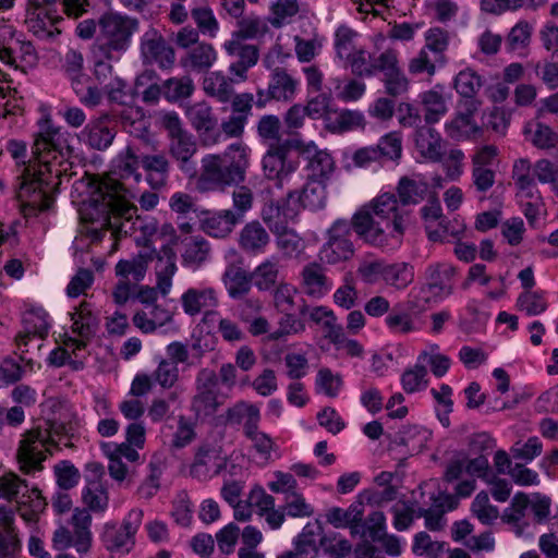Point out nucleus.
I'll use <instances>...</instances> for the list:
<instances>
[{"label":"nucleus","instance_id":"nucleus-53","mask_svg":"<svg viewBox=\"0 0 558 558\" xmlns=\"http://www.w3.org/2000/svg\"><path fill=\"white\" fill-rule=\"evenodd\" d=\"M430 432L420 426H407L400 432L399 444L407 447L411 454L421 452L428 440Z\"/></svg>","mask_w":558,"mask_h":558},{"label":"nucleus","instance_id":"nucleus-15","mask_svg":"<svg viewBox=\"0 0 558 558\" xmlns=\"http://www.w3.org/2000/svg\"><path fill=\"white\" fill-rule=\"evenodd\" d=\"M225 465L226 459L219 446L202 444L195 452L190 474L199 481H207L219 474Z\"/></svg>","mask_w":558,"mask_h":558},{"label":"nucleus","instance_id":"nucleus-57","mask_svg":"<svg viewBox=\"0 0 558 558\" xmlns=\"http://www.w3.org/2000/svg\"><path fill=\"white\" fill-rule=\"evenodd\" d=\"M482 87V80L473 70L460 71L454 77V88L458 94L466 99H475L474 96Z\"/></svg>","mask_w":558,"mask_h":558},{"label":"nucleus","instance_id":"nucleus-20","mask_svg":"<svg viewBox=\"0 0 558 558\" xmlns=\"http://www.w3.org/2000/svg\"><path fill=\"white\" fill-rule=\"evenodd\" d=\"M50 323L48 314L43 308H33L27 311L23 316V330L16 336V344L19 349L27 347L32 339H44L49 331Z\"/></svg>","mask_w":558,"mask_h":558},{"label":"nucleus","instance_id":"nucleus-2","mask_svg":"<svg viewBox=\"0 0 558 558\" xmlns=\"http://www.w3.org/2000/svg\"><path fill=\"white\" fill-rule=\"evenodd\" d=\"M410 217L395 194L383 193L353 216L352 228L365 242L395 250L402 243Z\"/></svg>","mask_w":558,"mask_h":558},{"label":"nucleus","instance_id":"nucleus-9","mask_svg":"<svg viewBox=\"0 0 558 558\" xmlns=\"http://www.w3.org/2000/svg\"><path fill=\"white\" fill-rule=\"evenodd\" d=\"M196 393L192 400V410L197 416H209L215 414L222 405L218 395L217 374L209 368L198 372L195 381Z\"/></svg>","mask_w":558,"mask_h":558},{"label":"nucleus","instance_id":"nucleus-51","mask_svg":"<svg viewBox=\"0 0 558 558\" xmlns=\"http://www.w3.org/2000/svg\"><path fill=\"white\" fill-rule=\"evenodd\" d=\"M278 276V263L272 259H265L251 274V278L259 291H268L274 288Z\"/></svg>","mask_w":558,"mask_h":558},{"label":"nucleus","instance_id":"nucleus-24","mask_svg":"<svg viewBox=\"0 0 558 558\" xmlns=\"http://www.w3.org/2000/svg\"><path fill=\"white\" fill-rule=\"evenodd\" d=\"M172 313L160 305L145 306L143 310L137 311L132 322L134 326L144 333H151L158 328L172 322Z\"/></svg>","mask_w":558,"mask_h":558},{"label":"nucleus","instance_id":"nucleus-49","mask_svg":"<svg viewBox=\"0 0 558 558\" xmlns=\"http://www.w3.org/2000/svg\"><path fill=\"white\" fill-rule=\"evenodd\" d=\"M424 119L427 123L438 122L448 111L445 97L436 90H427L421 96Z\"/></svg>","mask_w":558,"mask_h":558},{"label":"nucleus","instance_id":"nucleus-3","mask_svg":"<svg viewBox=\"0 0 558 558\" xmlns=\"http://www.w3.org/2000/svg\"><path fill=\"white\" fill-rule=\"evenodd\" d=\"M137 207L131 204L123 185L114 178L106 175L89 184V196L81 209L84 221L99 222L101 229L111 230L114 239L126 235L130 220L136 216Z\"/></svg>","mask_w":558,"mask_h":558},{"label":"nucleus","instance_id":"nucleus-56","mask_svg":"<svg viewBox=\"0 0 558 558\" xmlns=\"http://www.w3.org/2000/svg\"><path fill=\"white\" fill-rule=\"evenodd\" d=\"M300 11L299 0H276L270 5L269 23L274 27H281Z\"/></svg>","mask_w":558,"mask_h":558},{"label":"nucleus","instance_id":"nucleus-45","mask_svg":"<svg viewBox=\"0 0 558 558\" xmlns=\"http://www.w3.org/2000/svg\"><path fill=\"white\" fill-rule=\"evenodd\" d=\"M276 245L286 258H298L305 250L304 240L292 229L287 227L274 233Z\"/></svg>","mask_w":558,"mask_h":558},{"label":"nucleus","instance_id":"nucleus-23","mask_svg":"<svg viewBox=\"0 0 558 558\" xmlns=\"http://www.w3.org/2000/svg\"><path fill=\"white\" fill-rule=\"evenodd\" d=\"M420 213L424 221L428 239L434 242L446 240L448 225H446V217L442 215L439 201L436 197H433L421 208Z\"/></svg>","mask_w":558,"mask_h":558},{"label":"nucleus","instance_id":"nucleus-18","mask_svg":"<svg viewBox=\"0 0 558 558\" xmlns=\"http://www.w3.org/2000/svg\"><path fill=\"white\" fill-rule=\"evenodd\" d=\"M291 146L308 160V167L313 175L327 178L332 173L335 169L332 157L326 150L318 149L313 141L305 142L301 138H295L291 141Z\"/></svg>","mask_w":558,"mask_h":558},{"label":"nucleus","instance_id":"nucleus-6","mask_svg":"<svg viewBox=\"0 0 558 558\" xmlns=\"http://www.w3.org/2000/svg\"><path fill=\"white\" fill-rule=\"evenodd\" d=\"M161 123L169 137V154L178 162L179 168L185 173H194L191 159L197 151V143L193 134L182 126L177 112L162 114Z\"/></svg>","mask_w":558,"mask_h":558},{"label":"nucleus","instance_id":"nucleus-50","mask_svg":"<svg viewBox=\"0 0 558 558\" xmlns=\"http://www.w3.org/2000/svg\"><path fill=\"white\" fill-rule=\"evenodd\" d=\"M194 89L195 86L190 76L171 77L162 83V95L170 102L189 98Z\"/></svg>","mask_w":558,"mask_h":558},{"label":"nucleus","instance_id":"nucleus-64","mask_svg":"<svg viewBox=\"0 0 558 558\" xmlns=\"http://www.w3.org/2000/svg\"><path fill=\"white\" fill-rule=\"evenodd\" d=\"M533 172L541 183L550 184L553 191L558 195V159L543 158L537 160Z\"/></svg>","mask_w":558,"mask_h":558},{"label":"nucleus","instance_id":"nucleus-10","mask_svg":"<svg viewBox=\"0 0 558 558\" xmlns=\"http://www.w3.org/2000/svg\"><path fill=\"white\" fill-rule=\"evenodd\" d=\"M482 102L478 99H466L460 102L456 116L446 123L445 129L449 137L461 140H475L483 135V128L474 120Z\"/></svg>","mask_w":558,"mask_h":558},{"label":"nucleus","instance_id":"nucleus-28","mask_svg":"<svg viewBox=\"0 0 558 558\" xmlns=\"http://www.w3.org/2000/svg\"><path fill=\"white\" fill-rule=\"evenodd\" d=\"M269 241L268 232L257 221L245 225L239 234V245L248 254L264 253Z\"/></svg>","mask_w":558,"mask_h":558},{"label":"nucleus","instance_id":"nucleus-12","mask_svg":"<svg viewBox=\"0 0 558 558\" xmlns=\"http://www.w3.org/2000/svg\"><path fill=\"white\" fill-rule=\"evenodd\" d=\"M142 518L143 512L141 510H132L122 525L106 523L101 538L107 549L129 551L134 544V535Z\"/></svg>","mask_w":558,"mask_h":558},{"label":"nucleus","instance_id":"nucleus-37","mask_svg":"<svg viewBox=\"0 0 558 558\" xmlns=\"http://www.w3.org/2000/svg\"><path fill=\"white\" fill-rule=\"evenodd\" d=\"M183 251L181 253L182 262L186 266L199 267L207 260L210 247L208 242L201 235L185 238L182 241Z\"/></svg>","mask_w":558,"mask_h":558},{"label":"nucleus","instance_id":"nucleus-33","mask_svg":"<svg viewBox=\"0 0 558 558\" xmlns=\"http://www.w3.org/2000/svg\"><path fill=\"white\" fill-rule=\"evenodd\" d=\"M364 515V505L355 501L349 508L332 507L326 512V521L336 529H344L359 524Z\"/></svg>","mask_w":558,"mask_h":558},{"label":"nucleus","instance_id":"nucleus-29","mask_svg":"<svg viewBox=\"0 0 558 558\" xmlns=\"http://www.w3.org/2000/svg\"><path fill=\"white\" fill-rule=\"evenodd\" d=\"M70 523L73 532L76 535L75 550L78 554H86L89 551L93 535L90 531L92 514L85 508H75L73 510Z\"/></svg>","mask_w":558,"mask_h":558},{"label":"nucleus","instance_id":"nucleus-19","mask_svg":"<svg viewBox=\"0 0 558 558\" xmlns=\"http://www.w3.org/2000/svg\"><path fill=\"white\" fill-rule=\"evenodd\" d=\"M299 277L302 291L310 298L322 299L331 289V281L326 276L325 268L317 262L303 266Z\"/></svg>","mask_w":558,"mask_h":558},{"label":"nucleus","instance_id":"nucleus-44","mask_svg":"<svg viewBox=\"0 0 558 558\" xmlns=\"http://www.w3.org/2000/svg\"><path fill=\"white\" fill-rule=\"evenodd\" d=\"M82 502L88 511L95 513L105 512L109 505L108 488L99 482L88 483L82 489Z\"/></svg>","mask_w":558,"mask_h":558},{"label":"nucleus","instance_id":"nucleus-41","mask_svg":"<svg viewBox=\"0 0 558 558\" xmlns=\"http://www.w3.org/2000/svg\"><path fill=\"white\" fill-rule=\"evenodd\" d=\"M417 362L426 369L428 367L437 378L445 376L451 366L450 357L440 351L438 344H429L422 350Z\"/></svg>","mask_w":558,"mask_h":558},{"label":"nucleus","instance_id":"nucleus-52","mask_svg":"<svg viewBox=\"0 0 558 558\" xmlns=\"http://www.w3.org/2000/svg\"><path fill=\"white\" fill-rule=\"evenodd\" d=\"M165 253L167 254V258H160L157 266V291H159L163 296H166L172 287V277L177 271V265L174 260V254L172 248L166 247Z\"/></svg>","mask_w":558,"mask_h":558},{"label":"nucleus","instance_id":"nucleus-32","mask_svg":"<svg viewBox=\"0 0 558 558\" xmlns=\"http://www.w3.org/2000/svg\"><path fill=\"white\" fill-rule=\"evenodd\" d=\"M326 126L332 133H343L364 126V117L357 110H335L327 114Z\"/></svg>","mask_w":558,"mask_h":558},{"label":"nucleus","instance_id":"nucleus-1","mask_svg":"<svg viewBox=\"0 0 558 558\" xmlns=\"http://www.w3.org/2000/svg\"><path fill=\"white\" fill-rule=\"evenodd\" d=\"M60 129L49 116L38 121L33 154L36 162L23 168L19 189V198L25 213L44 211L52 204L51 190L59 184L60 177L68 171L73 148L61 144Z\"/></svg>","mask_w":558,"mask_h":558},{"label":"nucleus","instance_id":"nucleus-61","mask_svg":"<svg viewBox=\"0 0 558 558\" xmlns=\"http://www.w3.org/2000/svg\"><path fill=\"white\" fill-rule=\"evenodd\" d=\"M283 510L291 518H310L314 514L313 506L298 490L284 497Z\"/></svg>","mask_w":558,"mask_h":558},{"label":"nucleus","instance_id":"nucleus-62","mask_svg":"<svg viewBox=\"0 0 558 558\" xmlns=\"http://www.w3.org/2000/svg\"><path fill=\"white\" fill-rule=\"evenodd\" d=\"M298 288L288 282L279 283L272 294L274 307L278 312H292L295 307Z\"/></svg>","mask_w":558,"mask_h":558},{"label":"nucleus","instance_id":"nucleus-11","mask_svg":"<svg viewBox=\"0 0 558 558\" xmlns=\"http://www.w3.org/2000/svg\"><path fill=\"white\" fill-rule=\"evenodd\" d=\"M299 168L298 158L289 156L284 144H271L263 158V171L268 180L282 185Z\"/></svg>","mask_w":558,"mask_h":558},{"label":"nucleus","instance_id":"nucleus-39","mask_svg":"<svg viewBox=\"0 0 558 558\" xmlns=\"http://www.w3.org/2000/svg\"><path fill=\"white\" fill-rule=\"evenodd\" d=\"M326 205V187L320 181H310L295 197V216L301 207L317 210Z\"/></svg>","mask_w":558,"mask_h":558},{"label":"nucleus","instance_id":"nucleus-46","mask_svg":"<svg viewBox=\"0 0 558 558\" xmlns=\"http://www.w3.org/2000/svg\"><path fill=\"white\" fill-rule=\"evenodd\" d=\"M278 327L269 333V341H279L290 336L301 335L306 330L305 322L291 312H280Z\"/></svg>","mask_w":558,"mask_h":558},{"label":"nucleus","instance_id":"nucleus-31","mask_svg":"<svg viewBox=\"0 0 558 558\" xmlns=\"http://www.w3.org/2000/svg\"><path fill=\"white\" fill-rule=\"evenodd\" d=\"M47 507L46 499L38 488L26 486L17 499V511L26 522H36Z\"/></svg>","mask_w":558,"mask_h":558},{"label":"nucleus","instance_id":"nucleus-59","mask_svg":"<svg viewBox=\"0 0 558 558\" xmlns=\"http://www.w3.org/2000/svg\"><path fill=\"white\" fill-rule=\"evenodd\" d=\"M59 21L52 11L26 12V24L31 32L37 36L50 35L51 27Z\"/></svg>","mask_w":558,"mask_h":558},{"label":"nucleus","instance_id":"nucleus-21","mask_svg":"<svg viewBox=\"0 0 558 558\" xmlns=\"http://www.w3.org/2000/svg\"><path fill=\"white\" fill-rule=\"evenodd\" d=\"M47 404L52 411V416L48 418L45 428L51 430L54 438L73 432L76 425V414L72 407L65 401L54 399L49 400Z\"/></svg>","mask_w":558,"mask_h":558},{"label":"nucleus","instance_id":"nucleus-5","mask_svg":"<svg viewBox=\"0 0 558 558\" xmlns=\"http://www.w3.org/2000/svg\"><path fill=\"white\" fill-rule=\"evenodd\" d=\"M51 430L41 426L25 432L20 441L16 458L22 472L29 474L43 470V462L57 445Z\"/></svg>","mask_w":558,"mask_h":558},{"label":"nucleus","instance_id":"nucleus-27","mask_svg":"<svg viewBox=\"0 0 558 558\" xmlns=\"http://www.w3.org/2000/svg\"><path fill=\"white\" fill-rule=\"evenodd\" d=\"M226 420L230 424H242L243 434L259 426V408L248 401H238L226 412Z\"/></svg>","mask_w":558,"mask_h":558},{"label":"nucleus","instance_id":"nucleus-40","mask_svg":"<svg viewBox=\"0 0 558 558\" xmlns=\"http://www.w3.org/2000/svg\"><path fill=\"white\" fill-rule=\"evenodd\" d=\"M217 53L210 44H198L189 50L187 54L181 59L183 66L202 72L209 69L216 61Z\"/></svg>","mask_w":558,"mask_h":558},{"label":"nucleus","instance_id":"nucleus-42","mask_svg":"<svg viewBox=\"0 0 558 558\" xmlns=\"http://www.w3.org/2000/svg\"><path fill=\"white\" fill-rule=\"evenodd\" d=\"M428 191V184L423 180L402 177L397 186L398 199L402 206L421 203Z\"/></svg>","mask_w":558,"mask_h":558},{"label":"nucleus","instance_id":"nucleus-30","mask_svg":"<svg viewBox=\"0 0 558 558\" xmlns=\"http://www.w3.org/2000/svg\"><path fill=\"white\" fill-rule=\"evenodd\" d=\"M142 168L146 173V180L153 189H160L166 185L170 162L163 154L142 156Z\"/></svg>","mask_w":558,"mask_h":558},{"label":"nucleus","instance_id":"nucleus-22","mask_svg":"<svg viewBox=\"0 0 558 558\" xmlns=\"http://www.w3.org/2000/svg\"><path fill=\"white\" fill-rule=\"evenodd\" d=\"M523 135L527 143L542 150L555 149L558 146V133L536 113L524 124Z\"/></svg>","mask_w":558,"mask_h":558},{"label":"nucleus","instance_id":"nucleus-7","mask_svg":"<svg viewBox=\"0 0 558 558\" xmlns=\"http://www.w3.org/2000/svg\"><path fill=\"white\" fill-rule=\"evenodd\" d=\"M99 37L112 50H125L134 33L138 31V20L116 12L104 14L98 22Z\"/></svg>","mask_w":558,"mask_h":558},{"label":"nucleus","instance_id":"nucleus-48","mask_svg":"<svg viewBox=\"0 0 558 558\" xmlns=\"http://www.w3.org/2000/svg\"><path fill=\"white\" fill-rule=\"evenodd\" d=\"M250 441L251 448L256 456L267 462L271 459L272 452L277 451L278 446L270 435L260 430L259 426L248 430L244 435Z\"/></svg>","mask_w":558,"mask_h":558},{"label":"nucleus","instance_id":"nucleus-43","mask_svg":"<svg viewBox=\"0 0 558 558\" xmlns=\"http://www.w3.org/2000/svg\"><path fill=\"white\" fill-rule=\"evenodd\" d=\"M149 260L148 256L142 254L131 259H121L114 266V274L117 278L131 280L136 284L144 279Z\"/></svg>","mask_w":558,"mask_h":558},{"label":"nucleus","instance_id":"nucleus-8","mask_svg":"<svg viewBox=\"0 0 558 558\" xmlns=\"http://www.w3.org/2000/svg\"><path fill=\"white\" fill-rule=\"evenodd\" d=\"M354 254L351 241V226L347 221H336L328 230L327 242L319 251V259L327 265L349 260Z\"/></svg>","mask_w":558,"mask_h":558},{"label":"nucleus","instance_id":"nucleus-38","mask_svg":"<svg viewBox=\"0 0 558 558\" xmlns=\"http://www.w3.org/2000/svg\"><path fill=\"white\" fill-rule=\"evenodd\" d=\"M290 199L269 203L262 213L263 220L268 225L272 233L286 227L288 220L295 216V207H289Z\"/></svg>","mask_w":558,"mask_h":558},{"label":"nucleus","instance_id":"nucleus-63","mask_svg":"<svg viewBox=\"0 0 558 558\" xmlns=\"http://www.w3.org/2000/svg\"><path fill=\"white\" fill-rule=\"evenodd\" d=\"M356 39L357 34L353 29L347 26H340L335 35V48L337 56L342 60L350 57L360 48L356 44Z\"/></svg>","mask_w":558,"mask_h":558},{"label":"nucleus","instance_id":"nucleus-54","mask_svg":"<svg viewBox=\"0 0 558 558\" xmlns=\"http://www.w3.org/2000/svg\"><path fill=\"white\" fill-rule=\"evenodd\" d=\"M472 514L485 525L493 524L499 518V510L490 504L488 494L484 490L480 492L471 505Z\"/></svg>","mask_w":558,"mask_h":558},{"label":"nucleus","instance_id":"nucleus-35","mask_svg":"<svg viewBox=\"0 0 558 558\" xmlns=\"http://www.w3.org/2000/svg\"><path fill=\"white\" fill-rule=\"evenodd\" d=\"M203 89L219 102H229L234 94L233 78L221 72H211L205 77Z\"/></svg>","mask_w":558,"mask_h":558},{"label":"nucleus","instance_id":"nucleus-16","mask_svg":"<svg viewBox=\"0 0 558 558\" xmlns=\"http://www.w3.org/2000/svg\"><path fill=\"white\" fill-rule=\"evenodd\" d=\"M217 291L211 287L190 288L181 296L185 314L195 316L204 314V322L213 319L217 313L213 311L218 305Z\"/></svg>","mask_w":558,"mask_h":558},{"label":"nucleus","instance_id":"nucleus-47","mask_svg":"<svg viewBox=\"0 0 558 558\" xmlns=\"http://www.w3.org/2000/svg\"><path fill=\"white\" fill-rule=\"evenodd\" d=\"M142 167V156H138L135 149L128 146L116 159V168L123 179L133 178L135 182H140L142 174L138 172Z\"/></svg>","mask_w":558,"mask_h":558},{"label":"nucleus","instance_id":"nucleus-4","mask_svg":"<svg viewBox=\"0 0 558 558\" xmlns=\"http://www.w3.org/2000/svg\"><path fill=\"white\" fill-rule=\"evenodd\" d=\"M251 149L242 142L227 147L222 154H208L202 158L201 171L195 181L196 190L209 192L223 190L245 180Z\"/></svg>","mask_w":558,"mask_h":558},{"label":"nucleus","instance_id":"nucleus-58","mask_svg":"<svg viewBox=\"0 0 558 558\" xmlns=\"http://www.w3.org/2000/svg\"><path fill=\"white\" fill-rule=\"evenodd\" d=\"M413 268L405 264H387L384 281L397 289H404L413 280Z\"/></svg>","mask_w":558,"mask_h":558},{"label":"nucleus","instance_id":"nucleus-25","mask_svg":"<svg viewBox=\"0 0 558 558\" xmlns=\"http://www.w3.org/2000/svg\"><path fill=\"white\" fill-rule=\"evenodd\" d=\"M299 82L283 68H276L268 84V98L288 102L294 99Z\"/></svg>","mask_w":558,"mask_h":558},{"label":"nucleus","instance_id":"nucleus-17","mask_svg":"<svg viewBox=\"0 0 558 558\" xmlns=\"http://www.w3.org/2000/svg\"><path fill=\"white\" fill-rule=\"evenodd\" d=\"M71 330L66 332L72 336L76 344L86 351V347L94 336L98 320L93 313L92 304L83 301L74 312L71 313Z\"/></svg>","mask_w":558,"mask_h":558},{"label":"nucleus","instance_id":"nucleus-13","mask_svg":"<svg viewBox=\"0 0 558 558\" xmlns=\"http://www.w3.org/2000/svg\"><path fill=\"white\" fill-rule=\"evenodd\" d=\"M184 113L190 124L198 133L204 145L208 146L218 143L219 134H211L216 130L217 119L209 104L204 100L187 104L184 108Z\"/></svg>","mask_w":558,"mask_h":558},{"label":"nucleus","instance_id":"nucleus-55","mask_svg":"<svg viewBox=\"0 0 558 558\" xmlns=\"http://www.w3.org/2000/svg\"><path fill=\"white\" fill-rule=\"evenodd\" d=\"M239 217L231 210H225L208 218L205 222V230L216 238L228 235L238 223Z\"/></svg>","mask_w":558,"mask_h":558},{"label":"nucleus","instance_id":"nucleus-14","mask_svg":"<svg viewBox=\"0 0 558 558\" xmlns=\"http://www.w3.org/2000/svg\"><path fill=\"white\" fill-rule=\"evenodd\" d=\"M114 137V123L107 113L90 119L77 136L82 144L95 150L107 149Z\"/></svg>","mask_w":558,"mask_h":558},{"label":"nucleus","instance_id":"nucleus-34","mask_svg":"<svg viewBox=\"0 0 558 558\" xmlns=\"http://www.w3.org/2000/svg\"><path fill=\"white\" fill-rule=\"evenodd\" d=\"M415 147L423 158L432 161L439 160L442 154L441 137L430 128H422L416 132Z\"/></svg>","mask_w":558,"mask_h":558},{"label":"nucleus","instance_id":"nucleus-26","mask_svg":"<svg viewBox=\"0 0 558 558\" xmlns=\"http://www.w3.org/2000/svg\"><path fill=\"white\" fill-rule=\"evenodd\" d=\"M86 356V351L75 343L72 336L64 333L62 347L51 352L49 361L54 366L70 364L73 369H80Z\"/></svg>","mask_w":558,"mask_h":558},{"label":"nucleus","instance_id":"nucleus-36","mask_svg":"<svg viewBox=\"0 0 558 558\" xmlns=\"http://www.w3.org/2000/svg\"><path fill=\"white\" fill-rule=\"evenodd\" d=\"M222 281L229 295L239 299L251 290L252 278L242 267L231 264L227 267Z\"/></svg>","mask_w":558,"mask_h":558},{"label":"nucleus","instance_id":"nucleus-60","mask_svg":"<svg viewBox=\"0 0 558 558\" xmlns=\"http://www.w3.org/2000/svg\"><path fill=\"white\" fill-rule=\"evenodd\" d=\"M517 306L525 314L535 316L544 313L548 305L544 292L524 291L519 295Z\"/></svg>","mask_w":558,"mask_h":558}]
</instances>
